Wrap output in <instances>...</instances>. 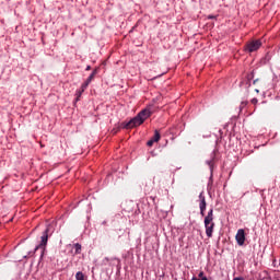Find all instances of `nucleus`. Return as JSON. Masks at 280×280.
I'll return each mask as SVG.
<instances>
[{
	"label": "nucleus",
	"instance_id": "obj_1",
	"mask_svg": "<svg viewBox=\"0 0 280 280\" xmlns=\"http://www.w3.org/2000/svg\"><path fill=\"white\" fill-rule=\"evenodd\" d=\"M152 116V110L144 108L140 113L137 114L136 117L131 118L128 121H122L120 125V128H124L125 130H131V128H138V126H141L145 119Z\"/></svg>",
	"mask_w": 280,
	"mask_h": 280
},
{
	"label": "nucleus",
	"instance_id": "obj_2",
	"mask_svg": "<svg viewBox=\"0 0 280 280\" xmlns=\"http://www.w3.org/2000/svg\"><path fill=\"white\" fill-rule=\"evenodd\" d=\"M218 154H220V151L218 149H214L210 153V159L206 160V165H208L210 170V180H213V170L215 167V163H218Z\"/></svg>",
	"mask_w": 280,
	"mask_h": 280
},
{
	"label": "nucleus",
	"instance_id": "obj_3",
	"mask_svg": "<svg viewBox=\"0 0 280 280\" xmlns=\"http://www.w3.org/2000/svg\"><path fill=\"white\" fill-rule=\"evenodd\" d=\"M261 47V39H255L252 42H248L245 45V51H247L248 54H253L254 51H258Z\"/></svg>",
	"mask_w": 280,
	"mask_h": 280
},
{
	"label": "nucleus",
	"instance_id": "obj_4",
	"mask_svg": "<svg viewBox=\"0 0 280 280\" xmlns=\"http://www.w3.org/2000/svg\"><path fill=\"white\" fill-rule=\"evenodd\" d=\"M255 79V70L246 75V79L240 82L241 89H245L246 93H248V89H250V81Z\"/></svg>",
	"mask_w": 280,
	"mask_h": 280
},
{
	"label": "nucleus",
	"instance_id": "obj_5",
	"mask_svg": "<svg viewBox=\"0 0 280 280\" xmlns=\"http://www.w3.org/2000/svg\"><path fill=\"white\" fill-rule=\"evenodd\" d=\"M49 231H50V228H49V225H47V228L42 233L39 244L36 245V246H38V248H44V246H47V244L49 242Z\"/></svg>",
	"mask_w": 280,
	"mask_h": 280
},
{
	"label": "nucleus",
	"instance_id": "obj_6",
	"mask_svg": "<svg viewBox=\"0 0 280 280\" xmlns=\"http://www.w3.org/2000/svg\"><path fill=\"white\" fill-rule=\"evenodd\" d=\"M199 210L200 215L205 218V211H207V197H205V191L199 194Z\"/></svg>",
	"mask_w": 280,
	"mask_h": 280
},
{
	"label": "nucleus",
	"instance_id": "obj_7",
	"mask_svg": "<svg viewBox=\"0 0 280 280\" xmlns=\"http://www.w3.org/2000/svg\"><path fill=\"white\" fill-rule=\"evenodd\" d=\"M235 240H236V243L238 244V246H244V244L246 242V232L244 231V229H240L237 231Z\"/></svg>",
	"mask_w": 280,
	"mask_h": 280
},
{
	"label": "nucleus",
	"instance_id": "obj_8",
	"mask_svg": "<svg viewBox=\"0 0 280 280\" xmlns=\"http://www.w3.org/2000/svg\"><path fill=\"white\" fill-rule=\"evenodd\" d=\"M203 224H205L207 237H213V230L215 229V223L213 221L208 223L207 221H203Z\"/></svg>",
	"mask_w": 280,
	"mask_h": 280
},
{
	"label": "nucleus",
	"instance_id": "obj_9",
	"mask_svg": "<svg viewBox=\"0 0 280 280\" xmlns=\"http://www.w3.org/2000/svg\"><path fill=\"white\" fill-rule=\"evenodd\" d=\"M95 75H97V69H94L92 73L88 77L84 83H82L83 89H89V84L95 80Z\"/></svg>",
	"mask_w": 280,
	"mask_h": 280
},
{
	"label": "nucleus",
	"instance_id": "obj_10",
	"mask_svg": "<svg viewBox=\"0 0 280 280\" xmlns=\"http://www.w3.org/2000/svg\"><path fill=\"white\" fill-rule=\"evenodd\" d=\"M72 248H74V252L71 250L72 257H75V255H82V244L75 243L72 245Z\"/></svg>",
	"mask_w": 280,
	"mask_h": 280
},
{
	"label": "nucleus",
	"instance_id": "obj_11",
	"mask_svg": "<svg viewBox=\"0 0 280 280\" xmlns=\"http://www.w3.org/2000/svg\"><path fill=\"white\" fill-rule=\"evenodd\" d=\"M35 250H40L39 261H43V259L47 255V246H44V247L35 246Z\"/></svg>",
	"mask_w": 280,
	"mask_h": 280
},
{
	"label": "nucleus",
	"instance_id": "obj_12",
	"mask_svg": "<svg viewBox=\"0 0 280 280\" xmlns=\"http://www.w3.org/2000/svg\"><path fill=\"white\" fill-rule=\"evenodd\" d=\"M86 88L82 84L79 90L75 91V100L74 102H80V98L82 97V93H84Z\"/></svg>",
	"mask_w": 280,
	"mask_h": 280
},
{
	"label": "nucleus",
	"instance_id": "obj_13",
	"mask_svg": "<svg viewBox=\"0 0 280 280\" xmlns=\"http://www.w3.org/2000/svg\"><path fill=\"white\" fill-rule=\"evenodd\" d=\"M203 222H206V224H208V222H213V208H210L208 214L205 217Z\"/></svg>",
	"mask_w": 280,
	"mask_h": 280
},
{
	"label": "nucleus",
	"instance_id": "obj_14",
	"mask_svg": "<svg viewBox=\"0 0 280 280\" xmlns=\"http://www.w3.org/2000/svg\"><path fill=\"white\" fill-rule=\"evenodd\" d=\"M75 280H88V279H86V276L84 275V272L78 271L75 273Z\"/></svg>",
	"mask_w": 280,
	"mask_h": 280
},
{
	"label": "nucleus",
	"instance_id": "obj_15",
	"mask_svg": "<svg viewBox=\"0 0 280 280\" xmlns=\"http://www.w3.org/2000/svg\"><path fill=\"white\" fill-rule=\"evenodd\" d=\"M151 139H153L155 143H159V141H161V133L159 132V130L154 131V136Z\"/></svg>",
	"mask_w": 280,
	"mask_h": 280
},
{
	"label": "nucleus",
	"instance_id": "obj_16",
	"mask_svg": "<svg viewBox=\"0 0 280 280\" xmlns=\"http://www.w3.org/2000/svg\"><path fill=\"white\" fill-rule=\"evenodd\" d=\"M270 59H271L270 54H267V55L260 60V62H261V65H268V62H270Z\"/></svg>",
	"mask_w": 280,
	"mask_h": 280
},
{
	"label": "nucleus",
	"instance_id": "obj_17",
	"mask_svg": "<svg viewBox=\"0 0 280 280\" xmlns=\"http://www.w3.org/2000/svg\"><path fill=\"white\" fill-rule=\"evenodd\" d=\"M36 252H37V250H35V249H34V250L28 252V253H27V255H26V256H24V259H27V257H34V255L36 254Z\"/></svg>",
	"mask_w": 280,
	"mask_h": 280
},
{
	"label": "nucleus",
	"instance_id": "obj_18",
	"mask_svg": "<svg viewBox=\"0 0 280 280\" xmlns=\"http://www.w3.org/2000/svg\"><path fill=\"white\" fill-rule=\"evenodd\" d=\"M248 106V101H243L240 105V109L242 110L243 108H246Z\"/></svg>",
	"mask_w": 280,
	"mask_h": 280
},
{
	"label": "nucleus",
	"instance_id": "obj_19",
	"mask_svg": "<svg viewBox=\"0 0 280 280\" xmlns=\"http://www.w3.org/2000/svg\"><path fill=\"white\" fill-rule=\"evenodd\" d=\"M154 143H156V142L153 140V138H151V139L147 142V145H148L149 148H152V147L154 145Z\"/></svg>",
	"mask_w": 280,
	"mask_h": 280
},
{
	"label": "nucleus",
	"instance_id": "obj_20",
	"mask_svg": "<svg viewBox=\"0 0 280 280\" xmlns=\"http://www.w3.org/2000/svg\"><path fill=\"white\" fill-rule=\"evenodd\" d=\"M199 280H202V278H206L207 276H205V271H200L198 273Z\"/></svg>",
	"mask_w": 280,
	"mask_h": 280
},
{
	"label": "nucleus",
	"instance_id": "obj_21",
	"mask_svg": "<svg viewBox=\"0 0 280 280\" xmlns=\"http://www.w3.org/2000/svg\"><path fill=\"white\" fill-rule=\"evenodd\" d=\"M257 102H259V101H258L256 97H254V98L250 100V103L254 104V105H256Z\"/></svg>",
	"mask_w": 280,
	"mask_h": 280
},
{
	"label": "nucleus",
	"instance_id": "obj_22",
	"mask_svg": "<svg viewBox=\"0 0 280 280\" xmlns=\"http://www.w3.org/2000/svg\"><path fill=\"white\" fill-rule=\"evenodd\" d=\"M208 19L213 20V19H217V16L215 15H208Z\"/></svg>",
	"mask_w": 280,
	"mask_h": 280
},
{
	"label": "nucleus",
	"instance_id": "obj_23",
	"mask_svg": "<svg viewBox=\"0 0 280 280\" xmlns=\"http://www.w3.org/2000/svg\"><path fill=\"white\" fill-rule=\"evenodd\" d=\"M85 71H91V66H86Z\"/></svg>",
	"mask_w": 280,
	"mask_h": 280
},
{
	"label": "nucleus",
	"instance_id": "obj_24",
	"mask_svg": "<svg viewBox=\"0 0 280 280\" xmlns=\"http://www.w3.org/2000/svg\"><path fill=\"white\" fill-rule=\"evenodd\" d=\"M233 280H244L242 277L234 278Z\"/></svg>",
	"mask_w": 280,
	"mask_h": 280
},
{
	"label": "nucleus",
	"instance_id": "obj_25",
	"mask_svg": "<svg viewBox=\"0 0 280 280\" xmlns=\"http://www.w3.org/2000/svg\"><path fill=\"white\" fill-rule=\"evenodd\" d=\"M106 224H107V221H106V220L102 222V225H103V226H106Z\"/></svg>",
	"mask_w": 280,
	"mask_h": 280
},
{
	"label": "nucleus",
	"instance_id": "obj_26",
	"mask_svg": "<svg viewBox=\"0 0 280 280\" xmlns=\"http://www.w3.org/2000/svg\"><path fill=\"white\" fill-rule=\"evenodd\" d=\"M152 156H156V154H154V151L151 152Z\"/></svg>",
	"mask_w": 280,
	"mask_h": 280
},
{
	"label": "nucleus",
	"instance_id": "obj_27",
	"mask_svg": "<svg viewBox=\"0 0 280 280\" xmlns=\"http://www.w3.org/2000/svg\"><path fill=\"white\" fill-rule=\"evenodd\" d=\"M257 83V80H254L253 84H256Z\"/></svg>",
	"mask_w": 280,
	"mask_h": 280
},
{
	"label": "nucleus",
	"instance_id": "obj_28",
	"mask_svg": "<svg viewBox=\"0 0 280 280\" xmlns=\"http://www.w3.org/2000/svg\"><path fill=\"white\" fill-rule=\"evenodd\" d=\"M152 200H153V202H154V197H150Z\"/></svg>",
	"mask_w": 280,
	"mask_h": 280
}]
</instances>
